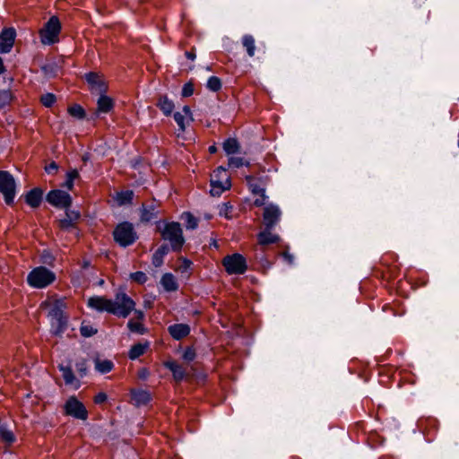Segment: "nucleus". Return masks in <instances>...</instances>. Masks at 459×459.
I'll return each instance as SVG.
<instances>
[{"mask_svg": "<svg viewBox=\"0 0 459 459\" xmlns=\"http://www.w3.org/2000/svg\"><path fill=\"white\" fill-rule=\"evenodd\" d=\"M87 305L98 312H107L118 317L126 318L134 311L137 321H143L144 314L141 310H135V302L124 291L116 293L115 299H108L104 296L91 297Z\"/></svg>", "mask_w": 459, "mask_h": 459, "instance_id": "obj_1", "label": "nucleus"}, {"mask_svg": "<svg viewBox=\"0 0 459 459\" xmlns=\"http://www.w3.org/2000/svg\"><path fill=\"white\" fill-rule=\"evenodd\" d=\"M40 307L48 308L47 316L49 319L51 333L55 336H62L68 325L65 299L45 300L40 304Z\"/></svg>", "mask_w": 459, "mask_h": 459, "instance_id": "obj_2", "label": "nucleus"}, {"mask_svg": "<svg viewBox=\"0 0 459 459\" xmlns=\"http://www.w3.org/2000/svg\"><path fill=\"white\" fill-rule=\"evenodd\" d=\"M157 227L161 238L169 243L172 251L178 252L182 249L185 238L179 222H165L162 225L159 222Z\"/></svg>", "mask_w": 459, "mask_h": 459, "instance_id": "obj_3", "label": "nucleus"}, {"mask_svg": "<svg viewBox=\"0 0 459 459\" xmlns=\"http://www.w3.org/2000/svg\"><path fill=\"white\" fill-rule=\"evenodd\" d=\"M61 23L56 16H52L39 30L40 42L43 45H53L59 40Z\"/></svg>", "mask_w": 459, "mask_h": 459, "instance_id": "obj_4", "label": "nucleus"}, {"mask_svg": "<svg viewBox=\"0 0 459 459\" xmlns=\"http://www.w3.org/2000/svg\"><path fill=\"white\" fill-rule=\"evenodd\" d=\"M115 241L123 247L133 245L137 239V233L132 223L128 221L119 223L113 231Z\"/></svg>", "mask_w": 459, "mask_h": 459, "instance_id": "obj_5", "label": "nucleus"}, {"mask_svg": "<svg viewBox=\"0 0 459 459\" xmlns=\"http://www.w3.org/2000/svg\"><path fill=\"white\" fill-rule=\"evenodd\" d=\"M56 279L53 272L46 267L39 266L33 269L28 275V283L34 288H45L51 284Z\"/></svg>", "mask_w": 459, "mask_h": 459, "instance_id": "obj_6", "label": "nucleus"}, {"mask_svg": "<svg viewBox=\"0 0 459 459\" xmlns=\"http://www.w3.org/2000/svg\"><path fill=\"white\" fill-rule=\"evenodd\" d=\"M230 176L226 169L222 167L217 168L211 178V195L220 196L225 190L230 189Z\"/></svg>", "mask_w": 459, "mask_h": 459, "instance_id": "obj_7", "label": "nucleus"}, {"mask_svg": "<svg viewBox=\"0 0 459 459\" xmlns=\"http://www.w3.org/2000/svg\"><path fill=\"white\" fill-rule=\"evenodd\" d=\"M222 265L228 274H243L247 270V264L246 258L238 253L228 255L223 257Z\"/></svg>", "mask_w": 459, "mask_h": 459, "instance_id": "obj_8", "label": "nucleus"}, {"mask_svg": "<svg viewBox=\"0 0 459 459\" xmlns=\"http://www.w3.org/2000/svg\"><path fill=\"white\" fill-rule=\"evenodd\" d=\"M16 183L13 175L5 170H0V193L3 194L4 202L10 205L13 203L16 194Z\"/></svg>", "mask_w": 459, "mask_h": 459, "instance_id": "obj_9", "label": "nucleus"}, {"mask_svg": "<svg viewBox=\"0 0 459 459\" xmlns=\"http://www.w3.org/2000/svg\"><path fill=\"white\" fill-rule=\"evenodd\" d=\"M64 410L65 415L74 417L78 420H86L88 419V411L82 402L74 395L70 396L65 405Z\"/></svg>", "mask_w": 459, "mask_h": 459, "instance_id": "obj_10", "label": "nucleus"}, {"mask_svg": "<svg viewBox=\"0 0 459 459\" xmlns=\"http://www.w3.org/2000/svg\"><path fill=\"white\" fill-rule=\"evenodd\" d=\"M47 201L55 207L67 209L72 204L71 195L63 190H51L46 197Z\"/></svg>", "mask_w": 459, "mask_h": 459, "instance_id": "obj_11", "label": "nucleus"}, {"mask_svg": "<svg viewBox=\"0 0 459 459\" xmlns=\"http://www.w3.org/2000/svg\"><path fill=\"white\" fill-rule=\"evenodd\" d=\"M281 212L280 208L273 204L266 205L264 209L263 221L267 230H272L281 219Z\"/></svg>", "mask_w": 459, "mask_h": 459, "instance_id": "obj_12", "label": "nucleus"}, {"mask_svg": "<svg viewBox=\"0 0 459 459\" xmlns=\"http://www.w3.org/2000/svg\"><path fill=\"white\" fill-rule=\"evenodd\" d=\"M247 184L253 195L265 193V186L268 182V177H255L252 175L246 176Z\"/></svg>", "mask_w": 459, "mask_h": 459, "instance_id": "obj_13", "label": "nucleus"}, {"mask_svg": "<svg viewBox=\"0 0 459 459\" xmlns=\"http://www.w3.org/2000/svg\"><path fill=\"white\" fill-rule=\"evenodd\" d=\"M15 30L13 28L4 29L0 34V53L4 54L11 51L14 39Z\"/></svg>", "mask_w": 459, "mask_h": 459, "instance_id": "obj_14", "label": "nucleus"}, {"mask_svg": "<svg viewBox=\"0 0 459 459\" xmlns=\"http://www.w3.org/2000/svg\"><path fill=\"white\" fill-rule=\"evenodd\" d=\"M81 214L77 211H65V217L58 221L59 228L64 230H70L75 228V224L79 221Z\"/></svg>", "mask_w": 459, "mask_h": 459, "instance_id": "obj_15", "label": "nucleus"}, {"mask_svg": "<svg viewBox=\"0 0 459 459\" xmlns=\"http://www.w3.org/2000/svg\"><path fill=\"white\" fill-rule=\"evenodd\" d=\"M58 369L62 373L65 385L74 386V389H78L81 386V383L76 379L70 365L65 366L60 364Z\"/></svg>", "mask_w": 459, "mask_h": 459, "instance_id": "obj_16", "label": "nucleus"}, {"mask_svg": "<svg viewBox=\"0 0 459 459\" xmlns=\"http://www.w3.org/2000/svg\"><path fill=\"white\" fill-rule=\"evenodd\" d=\"M168 332L174 340L179 341L190 333V326L186 324H174L168 327Z\"/></svg>", "mask_w": 459, "mask_h": 459, "instance_id": "obj_17", "label": "nucleus"}, {"mask_svg": "<svg viewBox=\"0 0 459 459\" xmlns=\"http://www.w3.org/2000/svg\"><path fill=\"white\" fill-rule=\"evenodd\" d=\"M174 119L180 131H185L186 124L193 120L191 109L188 106H184L181 112L174 113Z\"/></svg>", "mask_w": 459, "mask_h": 459, "instance_id": "obj_18", "label": "nucleus"}, {"mask_svg": "<svg viewBox=\"0 0 459 459\" xmlns=\"http://www.w3.org/2000/svg\"><path fill=\"white\" fill-rule=\"evenodd\" d=\"M164 367L172 372L173 378L177 382H181L186 376V369L175 360L164 362Z\"/></svg>", "mask_w": 459, "mask_h": 459, "instance_id": "obj_19", "label": "nucleus"}, {"mask_svg": "<svg viewBox=\"0 0 459 459\" xmlns=\"http://www.w3.org/2000/svg\"><path fill=\"white\" fill-rule=\"evenodd\" d=\"M43 191L40 188H33L25 195L26 203L32 208H37L42 201Z\"/></svg>", "mask_w": 459, "mask_h": 459, "instance_id": "obj_20", "label": "nucleus"}, {"mask_svg": "<svg viewBox=\"0 0 459 459\" xmlns=\"http://www.w3.org/2000/svg\"><path fill=\"white\" fill-rule=\"evenodd\" d=\"M258 243L261 246L277 243L280 241V237L277 234L272 233L271 230L264 229L257 235Z\"/></svg>", "mask_w": 459, "mask_h": 459, "instance_id": "obj_21", "label": "nucleus"}, {"mask_svg": "<svg viewBox=\"0 0 459 459\" xmlns=\"http://www.w3.org/2000/svg\"><path fill=\"white\" fill-rule=\"evenodd\" d=\"M97 111L99 113H108L114 108V100L104 94H101L97 101Z\"/></svg>", "mask_w": 459, "mask_h": 459, "instance_id": "obj_22", "label": "nucleus"}, {"mask_svg": "<svg viewBox=\"0 0 459 459\" xmlns=\"http://www.w3.org/2000/svg\"><path fill=\"white\" fill-rule=\"evenodd\" d=\"M241 43L249 57H254L255 53V39L251 34H245L241 38Z\"/></svg>", "mask_w": 459, "mask_h": 459, "instance_id": "obj_23", "label": "nucleus"}, {"mask_svg": "<svg viewBox=\"0 0 459 459\" xmlns=\"http://www.w3.org/2000/svg\"><path fill=\"white\" fill-rule=\"evenodd\" d=\"M157 107L162 111L165 116H170L174 110V102L166 95H162L157 101Z\"/></svg>", "mask_w": 459, "mask_h": 459, "instance_id": "obj_24", "label": "nucleus"}, {"mask_svg": "<svg viewBox=\"0 0 459 459\" xmlns=\"http://www.w3.org/2000/svg\"><path fill=\"white\" fill-rule=\"evenodd\" d=\"M160 283L164 290L167 291H175L178 288V284L176 281L175 276L169 273H167L162 275Z\"/></svg>", "mask_w": 459, "mask_h": 459, "instance_id": "obj_25", "label": "nucleus"}, {"mask_svg": "<svg viewBox=\"0 0 459 459\" xmlns=\"http://www.w3.org/2000/svg\"><path fill=\"white\" fill-rule=\"evenodd\" d=\"M132 400L136 406L145 405L151 401V394L144 390H134L132 392Z\"/></svg>", "mask_w": 459, "mask_h": 459, "instance_id": "obj_26", "label": "nucleus"}, {"mask_svg": "<svg viewBox=\"0 0 459 459\" xmlns=\"http://www.w3.org/2000/svg\"><path fill=\"white\" fill-rule=\"evenodd\" d=\"M169 247L168 245H161L152 255V264L155 267H160L163 264L164 256L169 253Z\"/></svg>", "mask_w": 459, "mask_h": 459, "instance_id": "obj_27", "label": "nucleus"}, {"mask_svg": "<svg viewBox=\"0 0 459 459\" xmlns=\"http://www.w3.org/2000/svg\"><path fill=\"white\" fill-rule=\"evenodd\" d=\"M222 148L227 155H233L239 152L240 145L237 139L228 138L224 141Z\"/></svg>", "mask_w": 459, "mask_h": 459, "instance_id": "obj_28", "label": "nucleus"}, {"mask_svg": "<svg viewBox=\"0 0 459 459\" xmlns=\"http://www.w3.org/2000/svg\"><path fill=\"white\" fill-rule=\"evenodd\" d=\"M157 217V211L154 205L144 206L141 210V221L149 222Z\"/></svg>", "mask_w": 459, "mask_h": 459, "instance_id": "obj_29", "label": "nucleus"}, {"mask_svg": "<svg viewBox=\"0 0 459 459\" xmlns=\"http://www.w3.org/2000/svg\"><path fill=\"white\" fill-rule=\"evenodd\" d=\"M0 437L7 445H12L16 440L13 430L9 429L5 425L0 426Z\"/></svg>", "mask_w": 459, "mask_h": 459, "instance_id": "obj_30", "label": "nucleus"}, {"mask_svg": "<svg viewBox=\"0 0 459 459\" xmlns=\"http://www.w3.org/2000/svg\"><path fill=\"white\" fill-rule=\"evenodd\" d=\"M148 348V344L136 343L131 347L128 352L130 359H136L140 356L143 355Z\"/></svg>", "mask_w": 459, "mask_h": 459, "instance_id": "obj_31", "label": "nucleus"}, {"mask_svg": "<svg viewBox=\"0 0 459 459\" xmlns=\"http://www.w3.org/2000/svg\"><path fill=\"white\" fill-rule=\"evenodd\" d=\"M134 198V192L132 190L122 191L117 194L116 201L119 205L129 204Z\"/></svg>", "mask_w": 459, "mask_h": 459, "instance_id": "obj_32", "label": "nucleus"}, {"mask_svg": "<svg viewBox=\"0 0 459 459\" xmlns=\"http://www.w3.org/2000/svg\"><path fill=\"white\" fill-rule=\"evenodd\" d=\"M113 367H114L113 362L108 359H103V360L96 359V361H95L96 369L102 374L110 372L112 370Z\"/></svg>", "mask_w": 459, "mask_h": 459, "instance_id": "obj_33", "label": "nucleus"}, {"mask_svg": "<svg viewBox=\"0 0 459 459\" xmlns=\"http://www.w3.org/2000/svg\"><path fill=\"white\" fill-rule=\"evenodd\" d=\"M86 81L89 84L93 87H98L100 91H102L104 86L100 81V76L95 73H89L85 75Z\"/></svg>", "mask_w": 459, "mask_h": 459, "instance_id": "obj_34", "label": "nucleus"}, {"mask_svg": "<svg viewBox=\"0 0 459 459\" xmlns=\"http://www.w3.org/2000/svg\"><path fill=\"white\" fill-rule=\"evenodd\" d=\"M228 165H229V168L238 169V168H240L242 166L248 167L249 166V161L245 160L241 157L231 156V157L229 158Z\"/></svg>", "mask_w": 459, "mask_h": 459, "instance_id": "obj_35", "label": "nucleus"}, {"mask_svg": "<svg viewBox=\"0 0 459 459\" xmlns=\"http://www.w3.org/2000/svg\"><path fill=\"white\" fill-rule=\"evenodd\" d=\"M127 327L132 333H136L140 334H143L145 333V328L142 321H135L131 319L127 323Z\"/></svg>", "mask_w": 459, "mask_h": 459, "instance_id": "obj_36", "label": "nucleus"}, {"mask_svg": "<svg viewBox=\"0 0 459 459\" xmlns=\"http://www.w3.org/2000/svg\"><path fill=\"white\" fill-rule=\"evenodd\" d=\"M68 113L78 119H82L85 117V111L82 106L74 104L68 108Z\"/></svg>", "mask_w": 459, "mask_h": 459, "instance_id": "obj_37", "label": "nucleus"}, {"mask_svg": "<svg viewBox=\"0 0 459 459\" xmlns=\"http://www.w3.org/2000/svg\"><path fill=\"white\" fill-rule=\"evenodd\" d=\"M206 87L212 91H218L221 88V81L217 76H211L207 81Z\"/></svg>", "mask_w": 459, "mask_h": 459, "instance_id": "obj_38", "label": "nucleus"}, {"mask_svg": "<svg viewBox=\"0 0 459 459\" xmlns=\"http://www.w3.org/2000/svg\"><path fill=\"white\" fill-rule=\"evenodd\" d=\"M81 334L83 337H91L97 333V329L94 328L89 323L82 322L81 327H80Z\"/></svg>", "mask_w": 459, "mask_h": 459, "instance_id": "obj_39", "label": "nucleus"}, {"mask_svg": "<svg viewBox=\"0 0 459 459\" xmlns=\"http://www.w3.org/2000/svg\"><path fill=\"white\" fill-rule=\"evenodd\" d=\"M56 98L52 93H46V94L42 95L40 98V101H41L42 105L47 108L51 107L56 102Z\"/></svg>", "mask_w": 459, "mask_h": 459, "instance_id": "obj_40", "label": "nucleus"}, {"mask_svg": "<svg viewBox=\"0 0 459 459\" xmlns=\"http://www.w3.org/2000/svg\"><path fill=\"white\" fill-rule=\"evenodd\" d=\"M231 211H232V206L229 203H223V204H221V205H220L219 214L227 219H230L231 218V214H230Z\"/></svg>", "mask_w": 459, "mask_h": 459, "instance_id": "obj_41", "label": "nucleus"}, {"mask_svg": "<svg viewBox=\"0 0 459 459\" xmlns=\"http://www.w3.org/2000/svg\"><path fill=\"white\" fill-rule=\"evenodd\" d=\"M130 278L140 284L145 283L148 280L147 275L140 271L131 273Z\"/></svg>", "mask_w": 459, "mask_h": 459, "instance_id": "obj_42", "label": "nucleus"}, {"mask_svg": "<svg viewBox=\"0 0 459 459\" xmlns=\"http://www.w3.org/2000/svg\"><path fill=\"white\" fill-rule=\"evenodd\" d=\"M76 370L81 377H83L87 374V362L85 359H82L76 363L75 365Z\"/></svg>", "mask_w": 459, "mask_h": 459, "instance_id": "obj_43", "label": "nucleus"}, {"mask_svg": "<svg viewBox=\"0 0 459 459\" xmlns=\"http://www.w3.org/2000/svg\"><path fill=\"white\" fill-rule=\"evenodd\" d=\"M11 101V93L8 91H0V108H4Z\"/></svg>", "mask_w": 459, "mask_h": 459, "instance_id": "obj_44", "label": "nucleus"}, {"mask_svg": "<svg viewBox=\"0 0 459 459\" xmlns=\"http://www.w3.org/2000/svg\"><path fill=\"white\" fill-rule=\"evenodd\" d=\"M194 93V85L192 82L185 83L182 89V96L183 97H190Z\"/></svg>", "mask_w": 459, "mask_h": 459, "instance_id": "obj_45", "label": "nucleus"}, {"mask_svg": "<svg viewBox=\"0 0 459 459\" xmlns=\"http://www.w3.org/2000/svg\"><path fill=\"white\" fill-rule=\"evenodd\" d=\"M186 228L187 229H195L197 227V220L189 212L186 214Z\"/></svg>", "mask_w": 459, "mask_h": 459, "instance_id": "obj_46", "label": "nucleus"}, {"mask_svg": "<svg viewBox=\"0 0 459 459\" xmlns=\"http://www.w3.org/2000/svg\"><path fill=\"white\" fill-rule=\"evenodd\" d=\"M183 359L186 361H193L195 359V351L193 348H186L183 353Z\"/></svg>", "mask_w": 459, "mask_h": 459, "instance_id": "obj_47", "label": "nucleus"}, {"mask_svg": "<svg viewBox=\"0 0 459 459\" xmlns=\"http://www.w3.org/2000/svg\"><path fill=\"white\" fill-rule=\"evenodd\" d=\"M258 197L254 201V205L256 207H261L265 204V201L267 196L265 193L257 195Z\"/></svg>", "mask_w": 459, "mask_h": 459, "instance_id": "obj_48", "label": "nucleus"}, {"mask_svg": "<svg viewBox=\"0 0 459 459\" xmlns=\"http://www.w3.org/2000/svg\"><path fill=\"white\" fill-rule=\"evenodd\" d=\"M58 166L55 161L50 162L45 167V170L48 174H54L57 171Z\"/></svg>", "mask_w": 459, "mask_h": 459, "instance_id": "obj_49", "label": "nucleus"}, {"mask_svg": "<svg viewBox=\"0 0 459 459\" xmlns=\"http://www.w3.org/2000/svg\"><path fill=\"white\" fill-rule=\"evenodd\" d=\"M107 394L105 393H99L95 395L94 397V403H97V404H100V403H103L104 402L107 401Z\"/></svg>", "mask_w": 459, "mask_h": 459, "instance_id": "obj_50", "label": "nucleus"}, {"mask_svg": "<svg viewBox=\"0 0 459 459\" xmlns=\"http://www.w3.org/2000/svg\"><path fill=\"white\" fill-rule=\"evenodd\" d=\"M66 178H69L73 181L79 178V172L77 169H72L66 173Z\"/></svg>", "mask_w": 459, "mask_h": 459, "instance_id": "obj_51", "label": "nucleus"}, {"mask_svg": "<svg viewBox=\"0 0 459 459\" xmlns=\"http://www.w3.org/2000/svg\"><path fill=\"white\" fill-rule=\"evenodd\" d=\"M191 264H192L191 261H189L188 259L183 258L182 265L180 266L181 271L182 272L187 271L190 268Z\"/></svg>", "mask_w": 459, "mask_h": 459, "instance_id": "obj_52", "label": "nucleus"}, {"mask_svg": "<svg viewBox=\"0 0 459 459\" xmlns=\"http://www.w3.org/2000/svg\"><path fill=\"white\" fill-rule=\"evenodd\" d=\"M64 186H65L68 190H72L74 186V181L69 178H66Z\"/></svg>", "mask_w": 459, "mask_h": 459, "instance_id": "obj_53", "label": "nucleus"}, {"mask_svg": "<svg viewBox=\"0 0 459 459\" xmlns=\"http://www.w3.org/2000/svg\"><path fill=\"white\" fill-rule=\"evenodd\" d=\"M185 56H186V58H188L189 60H195V53L194 50H191V51H186L185 52Z\"/></svg>", "mask_w": 459, "mask_h": 459, "instance_id": "obj_54", "label": "nucleus"}, {"mask_svg": "<svg viewBox=\"0 0 459 459\" xmlns=\"http://www.w3.org/2000/svg\"><path fill=\"white\" fill-rule=\"evenodd\" d=\"M149 376V371L146 369V368H142L140 371H139V377L140 378H146L147 377Z\"/></svg>", "mask_w": 459, "mask_h": 459, "instance_id": "obj_55", "label": "nucleus"}, {"mask_svg": "<svg viewBox=\"0 0 459 459\" xmlns=\"http://www.w3.org/2000/svg\"><path fill=\"white\" fill-rule=\"evenodd\" d=\"M283 255L288 260L289 263H292V259L293 258H292V256L290 254L284 253Z\"/></svg>", "mask_w": 459, "mask_h": 459, "instance_id": "obj_56", "label": "nucleus"}, {"mask_svg": "<svg viewBox=\"0 0 459 459\" xmlns=\"http://www.w3.org/2000/svg\"><path fill=\"white\" fill-rule=\"evenodd\" d=\"M4 72V64H3V60L0 57V74H3Z\"/></svg>", "mask_w": 459, "mask_h": 459, "instance_id": "obj_57", "label": "nucleus"}, {"mask_svg": "<svg viewBox=\"0 0 459 459\" xmlns=\"http://www.w3.org/2000/svg\"><path fill=\"white\" fill-rule=\"evenodd\" d=\"M216 151H217V148L214 145H212V146L209 147V152L211 153H215Z\"/></svg>", "mask_w": 459, "mask_h": 459, "instance_id": "obj_58", "label": "nucleus"}]
</instances>
